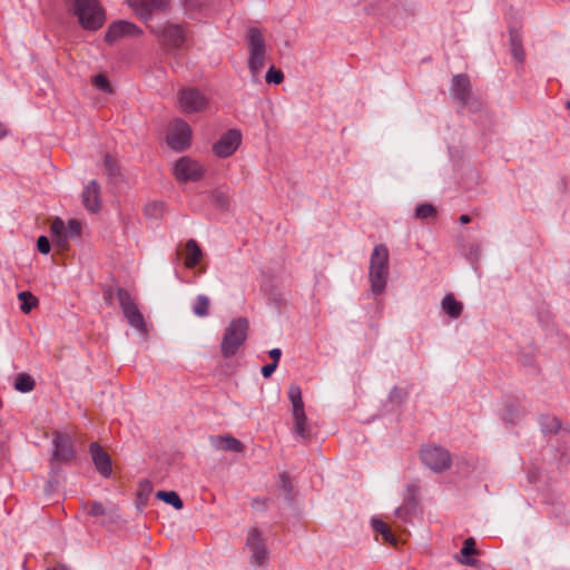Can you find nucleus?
Here are the masks:
<instances>
[{
    "instance_id": "25",
    "label": "nucleus",
    "mask_w": 570,
    "mask_h": 570,
    "mask_svg": "<svg viewBox=\"0 0 570 570\" xmlns=\"http://www.w3.org/2000/svg\"><path fill=\"white\" fill-rule=\"evenodd\" d=\"M14 389L22 393L31 392L35 389V380L27 373H20L14 380Z\"/></svg>"
},
{
    "instance_id": "40",
    "label": "nucleus",
    "mask_w": 570,
    "mask_h": 570,
    "mask_svg": "<svg viewBox=\"0 0 570 570\" xmlns=\"http://www.w3.org/2000/svg\"><path fill=\"white\" fill-rule=\"evenodd\" d=\"M277 365L275 363L266 364L262 367V374L264 377H269L273 372L276 370Z\"/></svg>"
},
{
    "instance_id": "45",
    "label": "nucleus",
    "mask_w": 570,
    "mask_h": 570,
    "mask_svg": "<svg viewBox=\"0 0 570 570\" xmlns=\"http://www.w3.org/2000/svg\"><path fill=\"white\" fill-rule=\"evenodd\" d=\"M53 570H69V569H67V568H66V567H63V566H58V567H56Z\"/></svg>"
},
{
    "instance_id": "10",
    "label": "nucleus",
    "mask_w": 570,
    "mask_h": 570,
    "mask_svg": "<svg viewBox=\"0 0 570 570\" xmlns=\"http://www.w3.org/2000/svg\"><path fill=\"white\" fill-rule=\"evenodd\" d=\"M120 307L129 324L141 333H146V323L131 295L122 288L117 292Z\"/></svg>"
},
{
    "instance_id": "20",
    "label": "nucleus",
    "mask_w": 570,
    "mask_h": 570,
    "mask_svg": "<svg viewBox=\"0 0 570 570\" xmlns=\"http://www.w3.org/2000/svg\"><path fill=\"white\" fill-rule=\"evenodd\" d=\"M203 257V250L195 239H189L185 245L184 264L187 268H193L199 264Z\"/></svg>"
},
{
    "instance_id": "16",
    "label": "nucleus",
    "mask_w": 570,
    "mask_h": 570,
    "mask_svg": "<svg viewBox=\"0 0 570 570\" xmlns=\"http://www.w3.org/2000/svg\"><path fill=\"white\" fill-rule=\"evenodd\" d=\"M128 6L142 19H147L154 11H165L168 0H127Z\"/></svg>"
},
{
    "instance_id": "44",
    "label": "nucleus",
    "mask_w": 570,
    "mask_h": 570,
    "mask_svg": "<svg viewBox=\"0 0 570 570\" xmlns=\"http://www.w3.org/2000/svg\"><path fill=\"white\" fill-rule=\"evenodd\" d=\"M7 134L4 126L0 122V138L4 137Z\"/></svg>"
},
{
    "instance_id": "8",
    "label": "nucleus",
    "mask_w": 570,
    "mask_h": 570,
    "mask_svg": "<svg viewBox=\"0 0 570 570\" xmlns=\"http://www.w3.org/2000/svg\"><path fill=\"white\" fill-rule=\"evenodd\" d=\"M288 399L293 407L294 432L302 439H306L309 435V429L307 425V417L304 411L302 391L298 385L293 384L289 386Z\"/></svg>"
},
{
    "instance_id": "33",
    "label": "nucleus",
    "mask_w": 570,
    "mask_h": 570,
    "mask_svg": "<svg viewBox=\"0 0 570 570\" xmlns=\"http://www.w3.org/2000/svg\"><path fill=\"white\" fill-rule=\"evenodd\" d=\"M511 52H512L513 57L515 58V60H518L519 62L523 61L524 51H523L521 42L519 41V39H517V37L511 38Z\"/></svg>"
},
{
    "instance_id": "9",
    "label": "nucleus",
    "mask_w": 570,
    "mask_h": 570,
    "mask_svg": "<svg viewBox=\"0 0 570 570\" xmlns=\"http://www.w3.org/2000/svg\"><path fill=\"white\" fill-rule=\"evenodd\" d=\"M151 31L167 47L181 48L187 39L186 30L180 24L166 22L161 26H151Z\"/></svg>"
},
{
    "instance_id": "37",
    "label": "nucleus",
    "mask_w": 570,
    "mask_h": 570,
    "mask_svg": "<svg viewBox=\"0 0 570 570\" xmlns=\"http://www.w3.org/2000/svg\"><path fill=\"white\" fill-rule=\"evenodd\" d=\"M105 171L109 176H117L119 174V169L110 156L105 158Z\"/></svg>"
},
{
    "instance_id": "4",
    "label": "nucleus",
    "mask_w": 570,
    "mask_h": 570,
    "mask_svg": "<svg viewBox=\"0 0 570 570\" xmlns=\"http://www.w3.org/2000/svg\"><path fill=\"white\" fill-rule=\"evenodd\" d=\"M248 45V68L253 79L256 81L264 68L266 45L262 32L257 28H250L246 36Z\"/></svg>"
},
{
    "instance_id": "26",
    "label": "nucleus",
    "mask_w": 570,
    "mask_h": 570,
    "mask_svg": "<svg viewBox=\"0 0 570 570\" xmlns=\"http://www.w3.org/2000/svg\"><path fill=\"white\" fill-rule=\"evenodd\" d=\"M156 497L167 504L173 505L176 510L183 509V501L175 491H158Z\"/></svg>"
},
{
    "instance_id": "19",
    "label": "nucleus",
    "mask_w": 570,
    "mask_h": 570,
    "mask_svg": "<svg viewBox=\"0 0 570 570\" xmlns=\"http://www.w3.org/2000/svg\"><path fill=\"white\" fill-rule=\"evenodd\" d=\"M451 94L462 105H466L471 94V86L468 76L456 75L452 79Z\"/></svg>"
},
{
    "instance_id": "2",
    "label": "nucleus",
    "mask_w": 570,
    "mask_h": 570,
    "mask_svg": "<svg viewBox=\"0 0 570 570\" xmlns=\"http://www.w3.org/2000/svg\"><path fill=\"white\" fill-rule=\"evenodd\" d=\"M71 10L86 30H98L106 21L105 10L98 0H73Z\"/></svg>"
},
{
    "instance_id": "21",
    "label": "nucleus",
    "mask_w": 570,
    "mask_h": 570,
    "mask_svg": "<svg viewBox=\"0 0 570 570\" xmlns=\"http://www.w3.org/2000/svg\"><path fill=\"white\" fill-rule=\"evenodd\" d=\"M212 444L217 450H225L237 453L243 452L244 450V445L242 444V442L232 435L215 436L212 439Z\"/></svg>"
},
{
    "instance_id": "18",
    "label": "nucleus",
    "mask_w": 570,
    "mask_h": 570,
    "mask_svg": "<svg viewBox=\"0 0 570 570\" xmlns=\"http://www.w3.org/2000/svg\"><path fill=\"white\" fill-rule=\"evenodd\" d=\"M82 203L91 213L100 209V187L97 180H90L82 191Z\"/></svg>"
},
{
    "instance_id": "24",
    "label": "nucleus",
    "mask_w": 570,
    "mask_h": 570,
    "mask_svg": "<svg viewBox=\"0 0 570 570\" xmlns=\"http://www.w3.org/2000/svg\"><path fill=\"white\" fill-rule=\"evenodd\" d=\"M50 233L59 246H65L67 244L66 225L61 218L56 217L51 222Z\"/></svg>"
},
{
    "instance_id": "47",
    "label": "nucleus",
    "mask_w": 570,
    "mask_h": 570,
    "mask_svg": "<svg viewBox=\"0 0 570 570\" xmlns=\"http://www.w3.org/2000/svg\"><path fill=\"white\" fill-rule=\"evenodd\" d=\"M567 108L570 109V101L567 102Z\"/></svg>"
},
{
    "instance_id": "14",
    "label": "nucleus",
    "mask_w": 570,
    "mask_h": 570,
    "mask_svg": "<svg viewBox=\"0 0 570 570\" xmlns=\"http://www.w3.org/2000/svg\"><path fill=\"white\" fill-rule=\"evenodd\" d=\"M246 546L250 551V562L255 567L264 566L267 561V550L257 529L248 531Z\"/></svg>"
},
{
    "instance_id": "22",
    "label": "nucleus",
    "mask_w": 570,
    "mask_h": 570,
    "mask_svg": "<svg viewBox=\"0 0 570 570\" xmlns=\"http://www.w3.org/2000/svg\"><path fill=\"white\" fill-rule=\"evenodd\" d=\"M442 309L451 318H458L463 309V305L459 302L453 294H446L441 303Z\"/></svg>"
},
{
    "instance_id": "17",
    "label": "nucleus",
    "mask_w": 570,
    "mask_h": 570,
    "mask_svg": "<svg viewBox=\"0 0 570 570\" xmlns=\"http://www.w3.org/2000/svg\"><path fill=\"white\" fill-rule=\"evenodd\" d=\"M90 454L94 461V464L98 472L108 478L111 474V461L109 455L102 450V448L97 443H91L90 445Z\"/></svg>"
},
{
    "instance_id": "43",
    "label": "nucleus",
    "mask_w": 570,
    "mask_h": 570,
    "mask_svg": "<svg viewBox=\"0 0 570 570\" xmlns=\"http://www.w3.org/2000/svg\"><path fill=\"white\" fill-rule=\"evenodd\" d=\"M281 479H282V481L284 483V488L285 489L289 488V480H288V478L286 475H281Z\"/></svg>"
},
{
    "instance_id": "23",
    "label": "nucleus",
    "mask_w": 570,
    "mask_h": 570,
    "mask_svg": "<svg viewBox=\"0 0 570 570\" xmlns=\"http://www.w3.org/2000/svg\"><path fill=\"white\" fill-rule=\"evenodd\" d=\"M371 524L375 532L382 534L383 540L385 542L390 543L391 546L397 544V540H396L395 535L392 533L391 529L384 521H382L377 518H373L371 520Z\"/></svg>"
},
{
    "instance_id": "28",
    "label": "nucleus",
    "mask_w": 570,
    "mask_h": 570,
    "mask_svg": "<svg viewBox=\"0 0 570 570\" xmlns=\"http://www.w3.org/2000/svg\"><path fill=\"white\" fill-rule=\"evenodd\" d=\"M18 298L21 302L20 309L28 314L32 308L38 305V298L33 296L30 292H20L18 294Z\"/></svg>"
},
{
    "instance_id": "29",
    "label": "nucleus",
    "mask_w": 570,
    "mask_h": 570,
    "mask_svg": "<svg viewBox=\"0 0 570 570\" xmlns=\"http://www.w3.org/2000/svg\"><path fill=\"white\" fill-rule=\"evenodd\" d=\"M476 553L475 550V540L473 538H468L464 540L463 547L461 549L462 559L460 560L463 564L472 566L473 560L468 559L469 556Z\"/></svg>"
},
{
    "instance_id": "31",
    "label": "nucleus",
    "mask_w": 570,
    "mask_h": 570,
    "mask_svg": "<svg viewBox=\"0 0 570 570\" xmlns=\"http://www.w3.org/2000/svg\"><path fill=\"white\" fill-rule=\"evenodd\" d=\"M81 235V225L77 219H69L66 226L67 240L78 238Z\"/></svg>"
},
{
    "instance_id": "6",
    "label": "nucleus",
    "mask_w": 570,
    "mask_h": 570,
    "mask_svg": "<svg viewBox=\"0 0 570 570\" xmlns=\"http://www.w3.org/2000/svg\"><path fill=\"white\" fill-rule=\"evenodd\" d=\"M193 130L183 119L176 118L168 124L166 142L170 149L183 151L190 146Z\"/></svg>"
},
{
    "instance_id": "35",
    "label": "nucleus",
    "mask_w": 570,
    "mask_h": 570,
    "mask_svg": "<svg viewBox=\"0 0 570 570\" xmlns=\"http://www.w3.org/2000/svg\"><path fill=\"white\" fill-rule=\"evenodd\" d=\"M86 508H87L88 514H90L92 517H99V515H104L106 513V510L100 502H96V501L89 502Z\"/></svg>"
},
{
    "instance_id": "38",
    "label": "nucleus",
    "mask_w": 570,
    "mask_h": 570,
    "mask_svg": "<svg viewBox=\"0 0 570 570\" xmlns=\"http://www.w3.org/2000/svg\"><path fill=\"white\" fill-rule=\"evenodd\" d=\"M37 248L41 254H48L50 252V243L46 236H40L37 240Z\"/></svg>"
},
{
    "instance_id": "5",
    "label": "nucleus",
    "mask_w": 570,
    "mask_h": 570,
    "mask_svg": "<svg viewBox=\"0 0 570 570\" xmlns=\"http://www.w3.org/2000/svg\"><path fill=\"white\" fill-rule=\"evenodd\" d=\"M209 99L196 88H183L177 94V107L186 115L204 112Z\"/></svg>"
},
{
    "instance_id": "36",
    "label": "nucleus",
    "mask_w": 570,
    "mask_h": 570,
    "mask_svg": "<svg viewBox=\"0 0 570 570\" xmlns=\"http://www.w3.org/2000/svg\"><path fill=\"white\" fill-rule=\"evenodd\" d=\"M213 198L215 205L219 208H226L229 205L228 196L223 191H215Z\"/></svg>"
},
{
    "instance_id": "3",
    "label": "nucleus",
    "mask_w": 570,
    "mask_h": 570,
    "mask_svg": "<svg viewBox=\"0 0 570 570\" xmlns=\"http://www.w3.org/2000/svg\"><path fill=\"white\" fill-rule=\"evenodd\" d=\"M248 322L244 317L233 320L225 330L222 341V354L224 357L235 355L247 338Z\"/></svg>"
},
{
    "instance_id": "42",
    "label": "nucleus",
    "mask_w": 570,
    "mask_h": 570,
    "mask_svg": "<svg viewBox=\"0 0 570 570\" xmlns=\"http://www.w3.org/2000/svg\"><path fill=\"white\" fill-rule=\"evenodd\" d=\"M460 223L461 224H468L471 222V217L469 215H461L460 218H459Z\"/></svg>"
},
{
    "instance_id": "32",
    "label": "nucleus",
    "mask_w": 570,
    "mask_h": 570,
    "mask_svg": "<svg viewBox=\"0 0 570 570\" xmlns=\"http://www.w3.org/2000/svg\"><path fill=\"white\" fill-rule=\"evenodd\" d=\"M95 88L102 92H111V87L108 79L104 75H97L92 79Z\"/></svg>"
},
{
    "instance_id": "15",
    "label": "nucleus",
    "mask_w": 570,
    "mask_h": 570,
    "mask_svg": "<svg viewBox=\"0 0 570 570\" xmlns=\"http://www.w3.org/2000/svg\"><path fill=\"white\" fill-rule=\"evenodd\" d=\"M142 33L141 29H139L136 24L119 20L116 22H112L105 35V40L108 43H114L118 41L119 39L126 38V37H138Z\"/></svg>"
},
{
    "instance_id": "1",
    "label": "nucleus",
    "mask_w": 570,
    "mask_h": 570,
    "mask_svg": "<svg viewBox=\"0 0 570 570\" xmlns=\"http://www.w3.org/2000/svg\"><path fill=\"white\" fill-rule=\"evenodd\" d=\"M389 249L385 245H375L370 257L368 279L371 291L380 295L385 291L389 278Z\"/></svg>"
},
{
    "instance_id": "34",
    "label": "nucleus",
    "mask_w": 570,
    "mask_h": 570,
    "mask_svg": "<svg viewBox=\"0 0 570 570\" xmlns=\"http://www.w3.org/2000/svg\"><path fill=\"white\" fill-rule=\"evenodd\" d=\"M265 79L267 83L278 85L284 80V75L281 70L271 67L266 72Z\"/></svg>"
},
{
    "instance_id": "13",
    "label": "nucleus",
    "mask_w": 570,
    "mask_h": 570,
    "mask_svg": "<svg viewBox=\"0 0 570 570\" xmlns=\"http://www.w3.org/2000/svg\"><path fill=\"white\" fill-rule=\"evenodd\" d=\"M242 134L237 129L225 132L214 145L213 151L219 158L230 157L240 146Z\"/></svg>"
},
{
    "instance_id": "46",
    "label": "nucleus",
    "mask_w": 570,
    "mask_h": 570,
    "mask_svg": "<svg viewBox=\"0 0 570 570\" xmlns=\"http://www.w3.org/2000/svg\"><path fill=\"white\" fill-rule=\"evenodd\" d=\"M553 422L556 424V429H559V423L556 420H553Z\"/></svg>"
},
{
    "instance_id": "12",
    "label": "nucleus",
    "mask_w": 570,
    "mask_h": 570,
    "mask_svg": "<svg viewBox=\"0 0 570 570\" xmlns=\"http://www.w3.org/2000/svg\"><path fill=\"white\" fill-rule=\"evenodd\" d=\"M55 450L52 453L53 463H67L75 459L76 453L72 445V440L68 434L56 432L52 440Z\"/></svg>"
},
{
    "instance_id": "39",
    "label": "nucleus",
    "mask_w": 570,
    "mask_h": 570,
    "mask_svg": "<svg viewBox=\"0 0 570 570\" xmlns=\"http://www.w3.org/2000/svg\"><path fill=\"white\" fill-rule=\"evenodd\" d=\"M164 205L161 203H154L146 207V213L151 216H158L163 213Z\"/></svg>"
},
{
    "instance_id": "41",
    "label": "nucleus",
    "mask_w": 570,
    "mask_h": 570,
    "mask_svg": "<svg viewBox=\"0 0 570 570\" xmlns=\"http://www.w3.org/2000/svg\"><path fill=\"white\" fill-rule=\"evenodd\" d=\"M269 356L271 358H273V363H275L276 365L278 364V361L281 358V355H282V352L279 348H273L269 351Z\"/></svg>"
},
{
    "instance_id": "7",
    "label": "nucleus",
    "mask_w": 570,
    "mask_h": 570,
    "mask_svg": "<svg viewBox=\"0 0 570 570\" xmlns=\"http://www.w3.org/2000/svg\"><path fill=\"white\" fill-rule=\"evenodd\" d=\"M420 454L423 464L433 472H443L451 466V454L442 446L432 444L424 445Z\"/></svg>"
},
{
    "instance_id": "11",
    "label": "nucleus",
    "mask_w": 570,
    "mask_h": 570,
    "mask_svg": "<svg viewBox=\"0 0 570 570\" xmlns=\"http://www.w3.org/2000/svg\"><path fill=\"white\" fill-rule=\"evenodd\" d=\"M173 174L180 181H197L203 177L204 168L197 160L184 156L175 163Z\"/></svg>"
},
{
    "instance_id": "30",
    "label": "nucleus",
    "mask_w": 570,
    "mask_h": 570,
    "mask_svg": "<svg viewBox=\"0 0 570 570\" xmlns=\"http://www.w3.org/2000/svg\"><path fill=\"white\" fill-rule=\"evenodd\" d=\"M435 215H436V209L434 208L433 205L428 204V203L420 204L415 208V213H414L415 218L421 219V220L430 218V217H434Z\"/></svg>"
},
{
    "instance_id": "27",
    "label": "nucleus",
    "mask_w": 570,
    "mask_h": 570,
    "mask_svg": "<svg viewBox=\"0 0 570 570\" xmlns=\"http://www.w3.org/2000/svg\"><path fill=\"white\" fill-rule=\"evenodd\" d=\"M210 301L205 295H198L193 304V312L198 317H205L209 314Z\"/></svg>"
}]
</instances>
